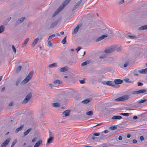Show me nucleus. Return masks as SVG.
Instances as JSON below:
<instances>
[{
	"instance_id": "obj_1",
	"label": "nucleus",
	"mask_w": 147,
	"mask_h": 147,
	"mask_svg": "<svg viewBox=\"0 0 147 147\" xmlns=\"http://www.w3.org/2000/svg\"><path fill=\"white\" fill-rule=\"evenodd\" d=\"M71 0H65L62 4L59 6V8L55 11L52 17H53L55 16L65 6H66L67 4L69 3Z\"/></svg>"
},
{
	"instance_id": "obj_2",
	"label": "nucleus",
	"mask_w": 147,
	"mask_h": 147,
	"mask_svg": "<svg viewBox=\"0 0 147 147\" xmlns=\"http://www.w3.org/2000/svg\"><path fill=\"white\" fill-rule=\"evenodd\" d=\"M33 74V72L30 71L26 78L21 82L20 84L23 85L28 82L32 78Z\"/></svg>"
},
{
	"instance_id": "obj_3",
	"label": "nucleus",
	"mask_w": 147,
	"mask_h": 147,
	"mask_svg": "<svg viewBox=\"0 0 147 147\" xmlns=\"http://www.w3.org/2000/svg\"><path fill=\"white\" fill-rule=\"evenodd\" d=\"M32 94L31 92L29 93L24 98L23 100L22 101V103L24 104L27 103L32 97Z\"/></svg>"
},
{
	"instance_id": "obj_4",
	"label": "nucleus",
	"mask_w": 147,
	"mask_h": 147,
	"mask_svg": "<svg viewBox=\"0 0 147 147\" xmlns=\"http://www.w3.org/2000/svg\"><path fill=\"white\" fill-rule=\"evenodd\" d=\"M128 98V96L124 95L116 98L114 100L115 101L117 102H122L127 100Z\"/></svg>"
},
{
	"instance_id": "obj_5",
	"label": "nucleus",
	"mask_w": 147,
	"mask_h": 147,
	"mask_svg": "<svg viewBox=\"0 0 147 147\" xmlns=\"http://www.w3.org/2000/svg\"><path fill=\"white\" fill-rule=\"evenodd\" d=\"M115 47L114 46H111L109 48L106 49L105 52L106 53H109L114 51L115 50Z\"/></svg>"
},
{
	"instance_id": "obj_6",
	"label": "nucleus",
	"mask_w": 147,
	"mask_h": 147,
	"mask_svg": "<svg viewBox=\"0 0 147 147\" xmlns=\"http://www.w3.org/2000/svg\"><path fill=\"white\" fill-rule=\"evenodd\" d=\"M10 141V138H7L1 144V147H6Z\"/></svg>"
},
{
	"instance_id": "obj_7",
	"label": "nucleus",
	"mask_w": 147,
	"mask_h": 147,
	"mask_svg": "<svg viewBox=\"0 0 147 147\" xmlns=\"http://www.w3.org/2000/svg\"><path fill=\"white\" fill-rule=\"evenodd\" d=\"M104 84H107V85L111 86H112L115 87V85L114 83L112 81H108L106 82L103 83Z\"/></svg>"
},
{
	"instance_id": "obj_8",
	"label": "nucleus",
	"mask_w": 147,
	"mask_h": 147,
	"mask_svg": "<svg viewBox=\"0 0 147 147\" xmlns=\"http://www.w3.org/2000/svg\"><path fill=\"white\" fill-rule=\"evenodd\" d=\"M124 35L126 38H129L131 39H136L137 38V37L134 35H129L127 34H125Z\"/></svg>"
},
{
	"instance_id": "obj_9",
	"label": "nucleus",
	"mask_w": 147,
	"mask_h": 147,
	"mask_svg": "<svg viewBox=\"0 0 147 147\" xmlns=\"http://www.w3.org/2000/svg\"><path fill=\"white\" fill-rule=\"evenodd\" d=\"M70 111L67 110L63 112L62 114V117H65L68 116L70 114Z\"/></svg>"
},
{
	"instance_id": "obj_10",
	"label": "nucleus",
	"mask_w": 147,
	"mask_h": 147,
	"mask_svg": "<svg viewBox=\"0 0 147 147\" xmlns=\"http://www.w3.org/2000/svg\"><path fill=\"white\" fill-rule=\"evenodd\" d=\"M54 140V137H49L48 138L47 142L46 144V146H48L51 143H52Z\"/></svg>"
},
{
	"instance_id": "obj_11",
	"label": "nucleus",
	"mask_w": 147,
	"mask_h": 147,
	"mask_svg": "<svg viewBox=\"0 0 147 147\" xmlns=\"http://www.w3.org/2000/svg\"><path fill=\"white\" fill-rule=\"evenodd\" d=\"M108 36V35H107L106 34H103L101 36H100V37L98 38L96 40V42H98L99 41H100L102 39H104L105 38L107 37Z\"/></svg>"
},
{
	"instance_id": "obj_12",
	"label": "nucleus",
	"mask_w": 147,
	"mask_h": 147,
	"mask_svg": "<svg viewBox=\"0 0 147 147\" xmlns=\"http://www.w3.org/2000/svg\"><path fill=\"white\" fill-rule=\"evenodd\" d=\"M39 40V38L38 37L37 38L35 39L31 44V46L32 47H34L36 44L37 43L38 40Z\"/></svg>"
},
{
	"instance_id": "obj_13",
	"label": "nucleus",
	"mask_w": 147,
	"mask_h": 147,
	"mask_svg": "<svg viewBox=\"0 0 147 147\" xmlns=\"http://www.w3.org/2000/svg\"><path fill=\"white\" fill-rule=\"evenodd\" d=\"M107 138V136L104 134L103 132H102L100 134V140H102Z\"/></svg>"
},
{
	"instance_id": "obj_14",
	"label": "nucleus",
	"mask_w": 147,
	"mask_h": 147,
	"mask_svg": "<svg viewBox=\"0 0 147 147\" xmlns=\"http://www.w3.org/2000/svg\"><path fill=\"white\" fill-rule=\"evenodd\" d=\"M82 3V1H78L75 5L73 8V10L74 11Z\"/></svg>"
},
{
	"instance_id": "obj_15",
	"label": "nucleus",
	"mask_w": 147,
	"mask_h": 147,
	"mask_svg": "<svg viewBox=\"0 0 147 147\" xmlns=\"http://www.w3.org/2000/svg\"><path fill=\"white\" fill-rule=\"evenodd\" d=\"M24 127V125L22 124L20 125V127L17 128L15 131L16 134H17L19 131L21 130Z\"/></svg>"
},
{
	"instance_id": "obj_16",
	"label": "nucleus",
	"mask_w": 147,
	"mask_h": 147,
	"mask_svg": "<svg viewBox=\"0 0 147 147\" xmlns=\"http://www.w3.org/2000/svg\"><path fill=\"white\" fill-rule=\"evenodd\" d=\"M115 83L116 84H121L123 81L121 79H115L114 81Z\"/></svg>"
},
{
	"instance_id": "obj_17",
	"label": "nucleus",
	"mask_w": 147,
	"mask_h": 147,
	"mask_svg": "<svg viewBox=\"0 0 147 147\" xmlns=\"http://www.w3.org/2000/svg\"><path fill=\"white\" fill-rule=\"evenodd\" d=\"M29 40V38H27L24 41L23 43H22V47H24L26 45H27V42H28Z\"/></svg>"
},
{
	"instance_id": "obj_18",
	"label": "nucleus",
	"mask_w": 147,
	"mask_h": 147,
	"mask_svg": "<svg viewBox=\"0 0 147 147\" xmlns=\"http://www.w3.org/2000/svg\"><path fill=\"white\" fill-rule=\"evenodd\" d=\"M32 129L31 128L28 129L26 131H25L24 133V135L22 137H24L26 136L31 131Z\"/></svg>"
},
{
	"instance_id": "obj_19",
	"label": "nucleus",
	"mask_w": 147,
	"mask_h": 147,
	"mask_svg": "<svg viewBox=\"0 0 147 147\" xmlns=\"http://www.w3.org/2000/svg\"><path fill=\"white\" fill-rule=\"evenodd\" d=\"M58 22V21H56L52 23L50 25V28H53L56 26Z\"/></svg>"
},
{
	"instance_id": "obj_20",
	"label": "nucleus",
	"mask_w": 147,
	"mask_h": 147,
	"mask_svg": "<svg viewBox=\"0 0 147 147\" xmlns=\"http://www.w3.org/2000/svg\"><path fill=\"white\" fill-rule=\"evenodd\" d=\"M138 30H144L147 29V25H144L138 28Z\"/></svg>"
},
{
	"instance_id": "obj_21",
	"label": "nucleus",
	"mask_w": 147,
	"mask_h": 147,
	"mask_svg": "<svg viewBox=\"0 0 147 147\" xmlns=\"http://www.w3.org/2000/svg\"><path fill=\"white\" fill-rule=\"evenodd\" d=\"M92 100V98H88L83 100L82 101V103L87 104L90 102Z\"/></svg>"
},
{
	"instance_id": "obj_22",
	"label": "nucleus",
	"mask_w": 147,
	"mask_h": 147,
	"mask_svg": "<svg viewBox=\"0 0 147 147\" xmlns=\"http://www.w3.org/2000/svg\"><path fill=\"white\" fill-rule=\"evenodd\" d=\"M42 140H39L35 144L33 147H38L39 146L42 144Z\"/></svg>"
},
{
	"instance_id": "obj_23",
	"label": "nucleus",
	"mask_w": 147,
	"mask_h": 147,
	"mask_svg": "<svg viewBox=\"0 0 147 147\" xmlns=\"http://www.w3.org/2000/svg\"><path fill=\"white\" fill-rule=\"evenodd\" d=\"M68 70V68L67 67H65L60 69L59 71L61 72L66 71Z\"/></svg>"
},
{
	"instance_id": "obj_24",
	"label": "nucleus",
	"mask_w": 147,
	"mask_h": 147,
	"mask_svg": "<svg viewBox=\"0 0 147 147\" xmlns=\"http://www.w3.org/2000/svg\"><path fill=\"white\" fill-rule=\"evenodd\" d=\"M139 72L141 74H145L147 72V68L140 70H139Z\"/></svg>"
},
{
	"instance_id": "obj_25",
	"label": "nucleus",
	"mask_w": 147,
	"mask_h": 147,
	"mask_svg": "<svg viewBox=\"0 0 147 147\" xmlns=\"http://www.w3.org/2000/svg\"><path fill=\"white\" fill-rule=\"evenodd\" d=\"M90 63V61L87 60L82 63L81 65L83 67L89 64Z\"/></svg>"
},
{
	"instance_id": "obj_26",
	"label": "nucleus",
	"mask_w": 147,
	"mask_h": 147,
	"mask_svg": "<svg viewBox=\"0 0 147 147\" xmlns=\"http://www.w3.org/2000/svg\"><path fill=\"white\" fill-rule=\"evenodd\" d=\"M60 105V104L58 102L53 103L52 104V106L55 107H59Z\"/></svg>"
},
{
	"instance_id": "obj_27",
	"label": "nucleus",
	"mask_w": 147,
	"mask_h": 147,
	"mask_svg": "<svg viewBox=\"0 0 147 147\" xmlns=\"http://www.w3.org/2000/svg\"><path fill=\"white\" fill-rule=\"evenodd\" d=\"M80 28V25H78L77 27L76 28L74 29V31H73V34H76L78 30H79V29Z\"/></svg>"
},
{
	"instance_id": "obj_28",
	"label": "nucleus",
	"mask_w": 147,
	"mask_h": 147,
	"mask_svg": "<svg viewBox=\"0 0 147 147\" xmlns=\"http://www.w3.org/2000/svg\"><path fill=\"white\" fill-rule=\"evenodd\" d=\"M122 118V117L119 116H115L112 117L111 119H119Z\"/></svg>"
},
{
	"instance_id": "obj_29",
	"label": "nucleus",
	"mask_w": 147,
	"mask_h": 147,
	"mask_svg": "<svg viewBox=\"0 0 147 147\" xmlns=\"http://www.w3.org/2000/svg\"><path fill=\"white\" fill-rule=\"evenodd\" d=\"M57 66V63H53L52 64H50L48 66V67L50 68H51Z\"/></svg>"
},
{
	"instance_id": "obj_30",
	"label": "nucleus",
	"mask_w": 147,
	"mask_h": 147,
	"mask_svg": "<svg viewBox=\"0 0 147 147\" xmlns=\"http://www.w3.org/2000/svg\"><path fill=\"white\" fill-rule=\"evenodd\" d=\"M124 81L128 83H133L134 82V80H130L128 78H125L124 79Z\"/></svg>"
},
{
	"instance_id": "obj_31",
	"label": "nucleus",
	"mask_w": 147,
	"mask_h": 147,
	"mask_svg": "<svg viewBox=\"0 0 147 147\" xmlns=\"http://www.w3.org/2000/svg\"><path fill=\"white\" fill-rule=\"evenodd\" d=\"M5 27L3 25L0 26V33H2L5 30Z\"/></svg>"
},
{
	"instance_id": "obj_32",
	"label": "nucleus",
	"mask_w": 147,
	"mask_h": 147,
	"mask_svg": "<svg viewBox=\"0 0 147 147\" xmlns=\"http://www.w3.org/2000/svg\"><path fill=\"white\" fill-rule=\"evenodd\" d=\"M138 91V93L141 94V93H145L146 94V92H147V90L144 89H142L140 90H139Z\"/></svg>"
},
{
	"instance_id": "obj_33",
	"label": "nucleus",
	"mask_w": 147,
	"mask_h": 147,
	"mask_svg": "<svg viewBox=\"0 0 147 147\" xmlns=\"http://www.w3.org/2000/svg\"><path fill=\"white\" fill-rule=\"evenodd\" d=\"M86 114L88 116H91L93 115V112L92 111H87L86 112Z\"/></svg>"
},
{
	"instance_id": "obj_34",
	"label": "nucleus",
	"mask_w": 147,
	"mask_h": 147,
	"mask_svg": "<svg viewBox=\"0 0 147 147\" xmlns=\"http://www.w3.org/2000/svg\"><path fill=\"white\" fill-rule=\"evenodd\" d=\"M138 72H139V70H138L137 69H135L133 71V73L134 76H138Z\"/></svg>"
},
{
	"instance_id": "obj_35",
	"label": "nucleus",
	"mask_w": 147,
	"mask_h": 147,
	"mask_svg": "<svg viewBox=\"0 0 147 147\" xmlns=\"http://www.w3.org/2000/svg\"><path fill=\"white\" fill-rule=\"evenodd\" d=\"M61 82H62L61 81L59 80H54L53 82V83L54 84H61Z\"/></svg>"
},
{
	"instance_id": "obj_36",
	"label": "nucleus",
	"mask_w": 147,
	"mask_h": 147,
	"mask_svg": "<svg viewBox=\"0 0 147 147\" xmlns=\"http://www.w3.org/2000/svg\"><path fill=\"white\" fill-rule=\"evenodd\" d=\"M22 68V67L21 66H19L16 69V73L19 72L21 70V69Z\"/></svg>"
},
{
	"instance_id": "obj_37",
	"label": "nucleus",
	"mask_w": 147,
	"mask_h": 147,
	"mask_svg": "<svg viewBox=\"0 0 147 147\" xmlns=\"http://www.w3.org/2000/svg\"><path fill=\"white\" fill-rule=\"evenodd\" d=\"M47 43L48 44V46L52 47L53 45L50 40H49V39H48L47 40Z\"/></svg>"
},
{
	"instance_id": "obj_38",
	"label": "nucleus",
	"mask_w": 147,
	"mask_h": 147,
	"mask_svg": "<svg viewBox=\"0 0 147 147\" xmlns=\"http://www.w3.org/2000/svg\"><path fill=\"white\" fill-rule=\"evenodd\" d=\"M17 140L16 139L12 143V144L11 146V147H13L14 145L15 144L17 143Z\"/></svg>"
},
{
	"instance_id": "obj_39",
	"label": "nucleus",
	"mask_w": 147,
	"mask_h": 147,
	"mask_svg": "<svg viewBox=\"0 0 147 147\" xmlns=\"http://www.w3.org/2000/svg\"><path fill=\"white\" fill-rule=\"evenodd\" d=\"M66 37L65 36L61 41V43L63 44H65L66 42Z\"/></svg>"
},
{
	"instance_id": "obj_40",
	"label": "nucleus",
	"mask_w": 147,
	"mask_h": 147,
	"mask_svg": "<svg viewBox=\"0 0 147 147\" xmlns=\"http://www.w3.org/2000/svg\"><path fill=\"white\" fill-rule=\"evenodd\" d=\"M25 18V17L22 18H20L18 20V21L19 22H20V23H21L24 21Z\"/></svg>"
},
{
	"instance_id": "obj_41",
	"label": "nucleus",
	"mask_w": 147,
	"mask_h": 147,
	"mask_svg": "<svg viewBox=\"0 0 147 147\" xmlns=\"http://www.w3.org/2000/svg\"><path fill=\"white\" fill-rule=\"evenodd\" d=\"M21 81V80L20 79L16 81V84H15L16 85V86H18L19 85V84L20 82Z\"/></svg>"
},
{
	"instance_id": "obj_42",
	"label": "nucleus",
	"mask_w": 147,
	"mask_h": 147,
	"mask_svg": "<svg viewBox=\"0 0 147 147\" xmlns=\"http://www.w3.org/2000/svg\"><path fill=\"white\" fill-rule=\"evenodd\" d=\"M129 113H121L119 114L120 115H122L124 116H128L129 115Z\"/></svg>"
},
{
	"instance_id": "obj_43",
	"label": "nucleus",
	"mask_w": 147,
	"mask_h": 147,
	"mask_svg": "<svg viewBox=\"0 0 147 147\" xmlns=\"http://www.w3.org/2000/svg\"><path fill=\"white\" fill-rule=\"evenodd\" d=\"M117 128L116 126H111L109 127V129L111 130L115 129Z\"/></svg>"
},
{
	"instance_id": "obj_44",
	"label": "nucleus",
	"mask_w": 147,
	"mask_h": 147,
	"mask_svg": "<svg viewBox=\"0 0 147 147\" xmlns=\"http://www.w3.org/2000/svg\"><path fill=\"white\" fill-rule=\"evenodd\" d=\"M12 49L13 51L15 53H16V49L14 45L12 46Z\"/></svg>"
},
{
	"instance_id": "obj_45",
	"label": "nucleus",
	"mask_w": 147,
	"mask_h": 147,
	"mask_svg": "<svg viewBox=\"0 0 147 147\" xmlns=\"http://www.w3.org/2000/svg\"><path fill=\"white\" fill-rule=\"evenodd\" d=\"M146 101V99L142 100H140V101H139L138 102V103L139 104L143 103V102H145Z\"/></svg>"
},
{
	"instance_id": "obj_46",
	"label": "nucleus",
	"mask_w": 147,
	"mask_h": 147,
	"mask_svg": "<svg viewBox=\"0 0 147 147\" xmlns=\"http://www.w3.org/2000/svg\"><path fill=\"white\" fill-rule=\"evenodd\" d=\"M131 93L133 94H138V91H134L131 92Z\"/></svg>"
},
{
	"instance_id": "obj_47",
	"label": "nucleus",
	"mask_w": 147,
	"mask_h": 147,
	"mask_svg": "<svg viewBox=\"0 0 147 147\" xmlns=\"http://www.w3.org/2000/svg\"><path fill=\"white\" fill-rule=\"evenodd\" d=\"M20 23L19 22V21L18 20L17 21L16 23L15 24V26H16L19 25L20 24Z\"/></svg>"
},
{
	"instance_id": "obj_48",
	"label": "nucleus",
	"mask_w": 147,
	"mask_h": 147,
	"mask_svg": "<svg viewBox=\"0 0 147 147\" xmlns=\"http://www.w3.org/2000/svg\"><path fill=\"white\" fill-rule=\"evenodd\" d=\"M48 85H49L51 89H52L53 88L54 86L53 84L51 83L49 84Z\"/></svg>"
},
{
	"instance_id": "obj_49",
	"label": "nucleus",
	"mask_w": 147,
	"mask_h": 147,
	"mask_svg": "<svg viewBox=\"0 0 147 147\" xmlns=\"http://www.w3.org/2000/svg\"><path fill=\"white\" fill-rule=\"evenodd\" d=\"M55 34H53L49 36V37L48 39H49L50 38L51 39L53 38H54L55 36Z\"/></svg>"
},
{
	"instance_id": "obj_50",
	"label": "nucleus",
	"mask_w": 147,
	"mask_h": 147,
	"mask_svg": "<svg viewBox=\"0 0 147 147\" xmlns=\"http://www.w3.org/2000/svg\"><path fill=\"white\" fill-rule=\"evenodd\" d=\"M53 135H54L50 131L49 132V137H54Z\"/></svg>"
},
{
	"instance_id": "obj_51",
	"label": "nucleus",
	"mask_w": 147,
	"mask_h": 147,
	"mask_svg": "<svg viewBox=\"0 0 147 147\" xmlns=\"http://www.w3.org/2000/svg\"><path fill=\"white\" fill-rule=\"evenodd\" d=\"M93 135L94 136H100V134L99 133H94L93 134Z\"/></svg>"
},
{
	"instance_id": "obj_52",
	"label": "nucleus",
	"mask_w": 147,
	"mask_h": 147,
	"mask_svg": "<svg viewBox=\"0 0 147 147\" xmlns=\"http://www.w3.org/2000/svg\"><path fill=\"white\" fill-rule=\"evenodd\" d=\"M124 2V0H122L119 2L118 4L119 5H121Z\"/></svg>"
},
{
	"instance_id": "obj_53",
	"label": "nucleus",
	"mask_w": 147,
	"mask_h": 147,
	"mask_svg": "<svg viewBox=\"0 0 147 147\" xmlns=\"http://www.w3.org/2000/svg\"><path fill=\"white\" fill-rule=\"evenodd\" d=\"M124 109L126 110H131V109L129 107H124Z\"/></svg>"
},
{
	"instance_id": "obj_54",
	"label": "nucleus",
	"mask_w": 147,
	"mask_h": 147,
	"mask_svg": "<svg viewBox=\"0 0 147 147\" xmlns=\"http://www.w3.org/2000/svg\"><path fill=\"white\" fill-rule=\"evenodd\" d=\"M81 49V48L80 47H78L76 49V50L77 51V52L78 53L79 51Z\"/></svg>"
},
{
	"instance_id": "obj_55",
	"label": "nucleus",
	"mask_w": 147,
	"mask_h": 147,
	"mask_svg": "<svg viewBox=\"0 0 147 147\" xmlns=\"http://www.w3.org/2000/svg\"><path fill=\"white\" fill-rule=\"evenodd\" d=\"M138 86H142L143 85V84L142 83L139 82H138Z\"/></svg>"
},
{
	"instance_id": "obj_56",
	"label": "nucleus",
	"mask_w": 147,
	"mask_h": 147,
	"mask_svg": "<svg viewBox=\"0 0 147 147\" xmlns=\"http://www.w3.org/2000/svg\"><path fill=\"white\" fill-rule=\"evenodd\" d=\"M128 64V62L126 63L125 64H124L123 67H127Z\"/></svg>"
},
{
	"instance_id": "obj_57",
	"label": "nucleus",
	"mask_w": 147,
	"mask_h": 147,
	"mask_svg": "<svg viewBox=\"0 0 147 147\" xmlns=\"http://www.w3.org/2000/svg\"><path fill=\"white\" fill-rule=\"evenodd\" d=\"M80 83L81 84H83L85 83V81L84 80H81L80 81Z\"/></svg>"
},
{
	"instance_id": "obj_58",
	"label": "nucleus",
	"mask_w": 147,
	"mask_h": 147,
	"mask_svg": "<svg viewBox=\"0 0 147 147\" xmlns=\"http://www.w3.org/2000/svg\"><path fill=\"white\" fill-rule=\"evenodd\" d=\"M11 17H9L8 18L7 20L6 21L7 22H8L11 19Z\"/></svg>"
},
{
	"instance_id": "obj_59",
	"label": "nucleus",
	"mask_w": 147,
	"mask_h": 147,
	"mask_svg": "<svg viewBox=\"0 0 147 147\" xmlns=\"http://www.w3.org/2000/svg\"><path fill=\"white\" fill-rule=\"evenodd\" d=\"M140 139L141 141H143L144 140V137L143 136H141L140 137Z\"/></svg>"
},
{
	"instance_id": "obj_60",
	"label": "nucleus",
	"mask_w": 147,
	"mask_h": 147,
	"mask_svg": "<svg viewBox=\"0 0 147 147\" xmlns=\"http://www.w3.org/2000/svg\"><path fill=\"white\" fill-rule=\"evenodd\" d=\"M5 88L4 87H3L2 89H1V91L2 92H3L5 90Z\"/></svg>"
},
{
	"instance_id": "obj_61",
	"label": "nucleus",
	"mask_w": 147,
	"mask_h": 147,
	"mask_svg": "<svg viewBox=\"0 0 147 147\" xmlns=\"http://www.w3.org/2000/svg\"><path fill=\"white\" fill-rule=\"evenodd\" d=\"M133 142L134 144H136L137 142V141L136 140H134L133 141Z\"/></svg>"
},
{
	"instance_id": "obj_62",
	"label": "nucleus",
	"mask_w": 147,
	"mask_h": 147,
	"mask_svg": "<svg viewBox=\"0 0 147 147\" xmlns=\"http://www.w3.org/2000/svg\"><path fill=\"white\" fill-rule=\"evenodd\" d=\"M109 132V131L108 130H105L104 132V133H105V134H107V133H108Z\"/></svg>"
},
{
	"instance_id": "obj_63",
	"label": "nucleus",
	"mask_w": 147,
	"mask_h": 147,
	"mask_svg": "<svg viewBox=\"0 0 147 147\" xmlns=\"http://www.w3.org/2000/svg\"><path fill=\"white\" fill-rule=\"evenodd\" d=\"M143 40H144L147 41V36L144 37Z\"/></svg>"
},
{
	"instance_id": "obj_64",
	"label": "nucleus",
	"mask_w": 147,
	"mask_h": 147,
	"mask_svg": "<svg viewBox=\"0 0 147 147\" xmlns=\"http://www.w3.org/2000/svg\"><path fill=\"white\" fill-rule=\"evenodd\" d=\"M118 139L120 140H121L122 139V138L121 136H120L118 138Z\"/></svg>"
}]
</instances>
